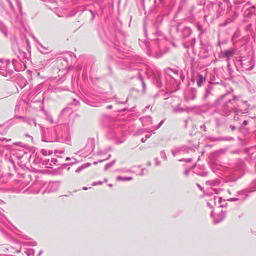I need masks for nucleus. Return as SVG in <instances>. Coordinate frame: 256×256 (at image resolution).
<instances>
[{
  "label": "nucleus",
  "instance_id": "nucleus-11",
  "mask_svg": "<svg viewBox=\"0 0 256 256\" xmlns=\"http://www.w3.org/2000/svg\"><path fill=\"white\" fill-rule=\"evenodd\" d=\"M18 118L22 120V122L27 123L30 126L34 125L35 126H36V122L35 119L30 118H24L22 116H18Z\"/></svg>",
  "mask_w": 256,
  "mask_h": 256
},
{
  "label": "nucleus",
  "instance_id": "nucleus-16",
  "mask_svg": "<svg viewBox=\"0 0 256 256\" xmlns=\"http://www.w3.org/2000/svg\"><path fill=\"white\" fill-rule=\"evenodd\" d=\"M232 14L230 16V18H228L224 22L221 24L222 26H226L228 24L234 21V19L236 17L237 14L236 12H232Z\"/></svg>",
  "mask_w": 256,
  "mask_h": 256
},
{
  "label": "nucleus",
  "instance_id": "nucleus-10",
  "mask_svg": "<svg viewBox=\"0 0 256 256\" xmlns=\"http://www.w3.org/2000/svg\"><path fill=\"white\" fill-rule=\"evenodd\" d=\"M59 188V184L57 182H53L48 184L46 190L48 192H54L56 191Z\"/></svg>",
  "mask_w": 256,
  "mask_h": 256
},
{
  "label": "nucleus",
  "instance_id": "nucleus-50",
  "mask_svg": "<svg viewBox=\"0 0 256 256\" xmlns=\"http://www.w3.org/2000/svg\"><path fill=\"white\" fill-rule=\"evenodd\" d=\"M27 243L30 244L31 246H36V242H28Z\"/></svg>",
  "mask_w": 256,
  "mask_h": 256
},
{
  "label": "nucleus",
  "instance_id": "nucleus-36",
  "mask_svg": "<svg viewBox=\"0 0 256 256\" xmlns=\"http://www.w3.org/2000/svg\"><path fill=\"white\" fill-rule=\"evenodd\" d=\"M47 118V120H49V121H50V122L51 124H54V122L53 121L52 118V117L50 116H47V118Z\"/></svg>",
  "mask_w": 256,
  "mask_h": 256
},
{
  "label": "nucleus",
  "instance_id": "nucleus-60",
  "mask_svg": "<svg viewBox=\"0 0 256 256\" xmlns=\"http://www.w3.org/2000/svg\"><path fill=\"white\" fill-rule=\"evenodd\" d=\"M232 8V6H228V5L227 12H228Z\"/></svg>",
  "mask_w": 256,
  "mask_h": 256
},
{
  "label": "nucleus",
  "instance_id": "nucleus-47",
  "mask_svg": "<svg viewBox=\"0 0 256 256\" xmlns=\"http://www.w3.org/2000/svg\"><path fill=\"white\" fill-rule=\"evenodd\" d=\"M6 0L8 2V3L10 6L11 8L13 9V7L14 6H12V2L10 1V0Z\"/></svg>",
  "mask_w": 256,
  "mask_h": 256
},
{
  "label": "nucleus",
  "instance_id": "nucleus-14",
  "mask_svg": "<svg viewBox=\"0 0 256 256\" xmlns=\"http://www.w3.org/2000/svg\"><path fill=\"white\" fill-rule=\"evenodd\" d=\"M44 162H46L45 164L48 168H50L52 166L56 164L58 160L56 158H52L50 159H46Z\"/></svg>",
  "mask_w": 256,
  "mask_h": 256
},
{
  "label": "nucleus",
  "instance_id": "nucleus-27",
  "mask_svg": "<svg viewBox=\"0 0 256 256\" xmlns=\"http://www.w3.org/2000/svg\"><path fill=\"white\" fill-rule=\"evenodd\" d=\"M24 252L28 256H33L34 255V250L32 249H26V250H24Z\"/></svg>",
  "mask_w": 256,
  "mask_h": 256
},
{
  "label": "nucleus",
  "instance_id": "nucleus-49",
  "mask_svg": "<svg viewBox=\"0 0 256 256\" xmlns=\"http://www.w3.org/2000/svg\"><path fill=\"white\" fill-rule=\"evenodd\" d=\"M146 170L145 169H142L141 170V172L140 173V176H143L145 174L144 173V171Z\"/></svg>",
  "mask_w": 256,
  "mask_h": 256
},
{
  "label": "nucleus",
  "instance_id": "nucleus-51",
  "mask_svg": "<svg viewBox=\"0 0 256 256\" xmlns=\"http://www.w3.org/2000/svg\"><path fill=\"white\" fill-rule=\"evenodd\" d=\"M162 56V54H155V57L156 58H158L160 57L161 56Z\"/></svg>",
  "mask_w": 256,
  "mask_h": 256
},
{
  "label": "nucleus",
  "instance_id": "nucleus-52",
  "mask_svg": "<svg viewBox=\"0 0 256 256\" xmlns=\"http://www.w3.org/2000/svg\"><path fill=\"white\" fill-rule=\"evenodd\" d=\"M189 170H186L184 172V175L186 176H188L189 174Z\"/></svg>",
  "mask_w": 256,
  "mask_h": 256
},
{
  "label": "nucleus",
  "instance_id": "nucleus-20",
  "mask_svg": "<svg viewBox=\"0 0 256 256\" xmlns=\"http://www.w3.org/2000/svg\"><path fill=\"white\" fill-rule=\"evenodd\" d=\"M222 4H223L222 2H218V6H219L220 8V9L218 10H217L216 18L220 17L222 15V12L223 10H224L225 6H226L225 5L223 6Z\"/></svg>",
  "mask_w": 256,
  "mask_h": 256
},
{
  "label": "nucleus",
  "instance_id": "nucleus-6",
  "mask_svg": "<svg viewBox=\"0 0 256 256\" xmlns=\"http://www.w3.org/2000/svg\"><path fill=\"white\" fill-rule=\"evenodd\" d=\"M236 196H238L237 198H230L228 200L232 202L238 201L242 203L246 200L248 194L246 190H242L236 192Z\"/></svg>",
  "mask_w": 256,
  "mask_h": 256
},
{
  "label": "nucleus",
  "instance_id": "nucleus-24",
  "mask_svg": "<svg viewBox=\"0 0 256 256\" xmlns=\"http://www.w3.org/2000/svg\"><path fill=\"white\" fill-rule=\"evenodd\" d=\"M240 36V31L238 30H237L234 33V34L232 37V41L233 43H235L236 42H234V40L237 39L238 38H239Z\"/></svg>",
  "mask_w": 256,
  "mask_h": 256
},
{
  "label": "nucleus",
  "instance_id": "nucleus-34",
  "mask_svg": "<svg viewBox=\"0 0 256 256\" xmlns=\"http://www.w3.org/2000/svg\"><path fill=\"white\" fill-rule=\"evenodd\" d=\"M174 112H182V110L178 107L177 108H173Z\"/></svg>",
  "mask_w": 256,
  "mask_h": 256
},
{
  "label": "nucleus",
  "instance_id": "nucleus-9",
  "mask_svg": "<svg viewBox=\"0 0 256 256\" xmlns=\"http://www.w3.org/2000/svg\"><path fill=\"white\" fill-rule=\"evenodd\" d=\"M72 113V110L70 108H64L62 112L60 114L59 116L60 118H64L66 120L62 122L66 123L67 121L68 118L70 116V115Z\"/></svg>",
  "mask_w": 256,
  "mask_h": 256
},
{
  "label": "nucleus",
  "instance_id": "nucleus-3",
  "mask_svg": "<svg viewBox=\"0 0 256 256\" xmlns=\"http://www.w3.org/2000/svg\"><path fill=\"white\" fill-rule=\"evenodd\" d=\"M236 63L240 64L244 70H252L254 66V61L253 58H244L236 60Z\"/></svg>",
  "mask_w": 256,
  "mask_h": 256
},
{
  "label": "nucleus",
  "instance_id": "nucleus-61",
  "mask_svg": "<svg viewBox=\"0 0 256 256\" xmlns=\"http://www.w3.org/2000/svg\"><path fill=\"white\" fill-rule=\"evenodd\" d=\"M248 124V122L246 120H244L242 123L243 126H246Z\"/></svg>",
  "mask_w": 256,
  "mask_h": 256
},
{
  "label": "nucleus",
  "instance_id": "nucleus-17",
  "mask_svg": "<svg viewBox=\"0 0 256 256\" xmlns=\"http://www.w3.org/2000/svg\"><path fill=\"white\" fill-rule=\"evenodd\" d=\"M134 72L136 73V76H137L138 77V79L141 81L143 89L145 90L146 89V84L144 82V78L142 76V75L140 74L139 69H138V68L134 70Z\"/></svg>",
  "mask_w": 256,
  "mask_h": 256
},
{
  "label": "nucleus",
  "instance_id": "nucleus-33",
  "mask_svg": "<svg viewBox=\"0 0 256 256\" xmlns=\"http://www.w3.org/2000/svg\"><path fill=\"white\" fill-rule=\"evenodd\" d=\"M220 140H222L231 141L234 140V138L230 136L222 137V138Z\"/></svg>",
  "mask_w": 256,
  "mask_h": 256
},
{
  "label": "nucleus",
  "instance_id": "nucleus-53",
  "mask_svg": "<svg viewBox=\"0 0 256 256\" xmlns=\"http://www.w3.org/2000/svg\"><path fill=\"white\" fill-rule=\"evenodd\" d=\"M40 192V189H38V190H33V192L34 193H35V194H38V193Z\"/></svg>",
  "mask_w": 256,
  "mask_h": 256
},
{
  "label": "nucleus",
  "instance_id": "nucleus-13",
  "mask_svg": "<svg viewBox=\"0 0 256 256\" xmlns=\"http://www.w3.org/2000/svg\"><path fill=\"white\" fill-rule=\"evenodd\" d=\"M186 150V148L184 146L176 147L172 150V153L174 156H175L176 154H180L182 152H185Z\"/></svg>",
  "mask_w": 256,
  "mask_h": 256
},
{
  "label": "nucleus",
  "instance_id": "nucleus-48",
  "mask_svg": "<svg viewBox=\"0 0 256 256\" xmlns=\"http://www.w3.org/2000/svg\"><path fill=\"white\" fill-rule=\"evenodd\" d=\"M240 178V176L238 177V178H234V179H231L229 180V182H235L237 180H238V178Z\"/></svg>",
  "mask_w": 256,
  "mask_h": 256
},
{
  "label": "nucleus",
  "instance_id": "nucleus-63",
  "mask_svg": "<svg viewBox=\"0 0 256 256\" xmlns=\"http://www.w3.org/2000/svg\"><path fill=\"white\" fill-rule=\"evenodd\" d=\"M146 139L145 138H142V139H141V142H146Z\"/></svg>",
  "mask_w": 256,
  "mask_h": 256
},
{
  "label": "nucleus",
  "instance_id": "nucleus-2",
  "mask_svg": "<svg viewBox=\"0 0 256 256\" xmlns=\"http://www.w3.org/2000/svg\"><path fill=\"white\" fill-rule=\"evenodd\" d=\"M42 140L45 142L58 141L56 128L54 127L42 130Z\"/></svg>",
  "mask_w": 256,
  "mask_h": 256
},
{
  "label": "nucleus",
  "instance_id": "nucleus-31",
  "mask_svg": "<svg viewBox=\"0 0 256 256\" xmlns=\"http://www.w3.org/2000/svg\"><path fill=\"white\" fill-rule=\"evenodd\" d=\"M220 182V180L218 179L210 182V184L214 186L218 184Z\"/></svg>",
  "mask_w": 256,
  "mask_h": 256
},
{
  "label": "nucleus",
  "instance_id": "nucleus-12",
  "mask_svg": "<svg viewBox=\"0 0 256 256\" xmlns=\"http://www.w3.org/2000/svg\"><path fill=\"white\" fill-rule=\"evenodd\" d=\"M214 88L212 85H208L207 88L206 89V92L204 94L202 99L206 100L209 96H212V90Z\"/></svg>",
  "mask_w": 256,
  "mask_h": 256
},
{
  "label": "nucleus",
  "instance_id": "nucleus-5",
  "mask_svg": "<svg viewBox=\"0 0 256 256\" xmlns=\"http://www.w3.org/2000/svg\"><path fill=\"white\" fill-rule=\"evenodd\" d=\"M235 52V50L234 48H230L229 50L222 51L219 54V58H226V61L228 63V66H230V60Z\"/></svg>",
  "mask_w": 256,
  "mask_h": 256
},
{
  "label": "nucleus",
  "instance_id": "nucleus-54",
  "mask_svg": "<svg viewBox=\"0 0 256 256\" xmlns=\"http://www.w3.org/2000/svg\"><path fill=\"white\" fill-rule=\"evenodd\" d=\"M201 128H203L204 131H206V126L204 124L200 126Z\"/></svg>",
  "mask_w": 256,
  "mask_h": 256
},
{
  "label": "nucleus",
  "instance_id": "nucleus-8",
  "mask_svg": "<svg viewBox=\"0 0 256 256\" xmlns=\"http://www.w3.org/2000/svg\"><path fill=\"white\" fill-rule=\"evenodd\" d=\"M99 98L97 97L92 98L90 99L86 98L84 102L87 104H88L92 106L97 107L100 106V102Z\"/></svg>",
  "mask_w": 256,
  "mask_h": 256
},
{
  "label": "nucleus",
  "instance_id": "nucleus-38",
  "mask_svg": "<svg viewBox=\"0 0 256 256\" xmlns=\"http://www.w3.org/2000/svg\"><path fill=\"white\" fill-rule=\"evenodd\" d=\"M155 164L156 166H159L160 164V162L158 160V158H155Z\"/></svg>",
  "mask_w": 256,
  "mask_h": 256
},
{
  "label": "nucleus",
  "instance_id": "nucleus-1",
  "mask_svg": "<svg viewBox=\"0 0 256 256\" xmlns=\"http://www.w3.org/2000/svg\"><path fill=\"white\" fill-rule=\"evenodd\" d=\"M234 92L232 88H230L226 92L220 96L216 100L214 106L216 108L214 112L224 116H228L234 112L236 114L238 112V110L235 106H230L232 104V101L238 100L240 96L233 95L232 98H229L226 100L227 96L230 94Z\"/></svg>",
  "mask_w": 256,
  "mask_h": 256
},
{
  "label": "nucleus",
  "instance_id": "nucleus-18",
  "mask_svg": "<svg viewBox=\"0 0 256 256\" xmlns=\"http://www.w3.org/2000/svg\"><path fill=\"white\" fill-rule=\"evenodd\" d=\"M192 33V30L189 27H184L182 31V36L184 38L188 37Z\"/></svg>",
  "mask_w": 256,
  "mask_h": 256
},
{
  "label": "nucleus",
  "instance_id": "nucleus-62",
  "mask_svg": "<svg viewBox=\"0 0 256 256\" xmlns=\"http://www.w3.org/2000/svg\"><path fill=\"white\" fill-rule=\"evenodd\" d=\"M151 136V134H146V136H145V138L147 140L148 138H150Z\"/></svg>",
  "mask_w": 256,
  "mask_h": 256
},
{
  "label": "nucleus",
  "instance_id": "nucleus-44",
  "mask_svg": "<svg viewBox=\"0 0 256 256\" xmlns=\"http://www.w3.org/2000/svg\"><path fill=\"white\" fill-rule=\"evenodd\" d=\"M102 182L101 181H98V182H94L92 183V186H96V185H98V184H102Z\"/></svg>",
  "mask_w": 256,
  "mask_h": 256
},
{
  "label": "nucleus",
  "instance_id": "nucleus-42",
  "mask_svg": "<svg viewBox=\"0 0 256 256\" xmlns=\"http://www.w3.org/2000/svg\"><path fill=\"white\" fill-rule=\"evenodd\" d=\"M0 140L6 141L8 142H10L11 140V139H8V138H0Z\"/></svg>",
  "mask_w": 256,
  "mask_h": 256
},
{
  "label": "nucleus",
  "instance_id": "nucleus-57",
  "mask_svg": "<svg viewBox=\"0 0 256 256\" xmlns=\"http://www.w3.org/2000/svg\"><path fill=\"white\" fill-rule=\"evenodd\" d=\"M32 37L33 38V39L39 44H40L38 40L34 36H32Z\"/></svg>",
  "mask_w": 256,
  "mask_h": 256
},
{
  "label": "nucleus",
  "instance_id": "nucleus-39",
  "mask_svg": "<svg viewBox=\"0 0 256 256\" xmlns=\"http://www.w3.org/2000/svg\"><path fill=\"white\" fill-rule=\"evenodd\" d=\"M240 152V150L238 149L236 150H234L231 151L230 153L232 154H239Z\"/></svg>",
  "mask_w": 256,
  "mask_h": 256
},
{
  "label": "nucleus",
  "instance_id": "nucleus-15",
  "mask_svg": "<svg viewBox=\"0 0 256 256\" xmlns=\"http://www.w3.org/2000/svg\"><path fill=\"white\" fill-rule=\"evenodd\" d=\"M140 120L143 125L148 126L152 124V118L150 116H146L140 118Z\"/></svg>",
  "mask_w": 256,
  "mask_h": 256
},
{
  "label": "nucleus",
  "instance_id": "nucleus-56",
  "mask_svg": "<svg viewBox=\"0 0 256 256\" xmlns=\"http://www.w3.org/2000/svg\"><path fill=\"white\" fill-rule=\"evenodd\" d=\"M196 186H198V188H200V190H203V188H202L200 186V184H196Z\"/></svg>",
  "mask_w": 256,
  "mask_h": 256
},
{
  "label": "nucleus",
  "instance_id": "nucleus-46",
  "mask_svg": "<svg viewBox=\"0 0 256 256\" xmlns=\"http://www.w3.org/2000/svg\"><path fill=\"white\" fill-rule=\"evenodd\" d=\"M41 152H42V153L44 155V156H46L47 155L48 152L46 150H42Z\"/></svg>",
  "mask_w": 256,
  "mask_h": 256
},
{
  "label": "nucleus",
  "instance_id": "nucleus-41",
  "mask_svg": "<svg viewBox=\"0 0 256 256\" xmlns=\"http://www.w3.org/2000/svg\"><path fill=\"white\" fill-rule=\"evenodd\" d=\"M86 168V166H81V167H80V168H78L76 170V172H80L83 168Z\"/></svg>",
  "mask_w": 256,
  "mask_h": 256
},
{
  "label": "nucleus",
  "instance_id": "nucleus-25",
  "mask_svg": "<svg viewBox=\"0 0 256 256\" xmlns=\"http://www.w3.org/2000/svg\"><path fill=\"white\" fill-rule=\"evenodd\" d=\"M0 30L4 34L5 36H7V30L5 26L0 21Z\"/></svg>",
  "mask_w": 256,
  "mask_h": 256
},
{
  "label": "nucleus",
  "instance_id": "nucleus-19",
  "mask_svg": "<svg viewBox=\"0 0 256 256\" xmlns=\"http://www.w3.org/2000/svg\"><path fill=\"white\" fill-rule=\"evenodd\" d=\"M205 80H206V79L203 76L202 74H199L198 75V80L196 82L197 86L198 87H200L202 86L203 82H205Z\"/></svg>",
  "mask_w": 256,
  "mask_h": 256
},
{
  "label": "nucleus",
  "instance_id": "nucleus-55",
  "mask_svg": "<svg viewBox=\"0 0 256 256\" xmlns=\"http://www.w3.org/2000/svg\"><path fill=\"white\" fill-rule=\"evenodd\" d=\"M104 160H104H104H99L98 162H94V164H97L98 162H104Z\"/></svg>",
  "mask_w": 256,
  "mask_h": 256
},
{
  "label": "nucleus",
  "instance_id": "nucleus-30",
  "mask_svg": "<svg viewBox=\"0 0 256 256\" xmlns=\"http://www.w3.org/2000/svg\"><path fill=\"white\" fill-rule=\"evenodd\" d=\"M132 179V177H121L118 176L117 178L118 180H130Z\"/></svg>",
  "mask_w": 256,
  "mask_h": 256
},
{
  "label": "nucleus",
  "instance_id": "nucleus-64",
  "mask_svg": "<svg viewBox=\"0 0 256 256\" xmlns=\"http://www.w3.org/2000/svg\"><path fill=\"white\" fill-rule=\"evenodd\" d=\"M234 120H238V116H234Z\"/></svg>",
  "mask_w": 256,
  "mask_h": 256
},
{
  "label": "nucleus",
  "instance_id": "nucleus-29",
  "mask_svg": "<svg viewBox=\"0 0 256 256\" xmlns=\"http://www.w3.org/2000/svg\"><path fill=\"white\" fill-rule=\"evenodd\" d=\"M116 162V160H112L110 163L106 164L104 168V170H106L112 166Z\"/></svg>",
  "mask_w": 256,
  "mask_h": 256
},
{
  "label": "nucleus",
  "instance_id": "nucleus-23",
  "mask_svg": "<svg viewBox=\"0 0 256 256\" xmlns=\"http://www.w3.org/2000/svg\"><path fill=\"white\" fill-rule=\"evenodd\" d=\"M216 196H214L212 198V200H210L211 201L210 202H207V205L210 208H214V206L216 205Z\"/></svg>",
  "mask_w": 256,
  "mask_h": 256
},
{
  "label": "nucleus",
  "instance_id": "nucleus-43",
  "mask_svg": "<svg viewBox=\"0 0 256 256\" xmlns=\"http://www.w3.org/2000/svg\"><path fill=\"white\" fill-rule=\"evenodd\" d=\"M90 12L92 15V20H93L94 18L95 14L92 10H90Z\"/></svg>",
  "mask_w": 256,
  "mask_h": 256
},
{
  "label": "nucleus",
  "instance_id": "nucleus-40",
  "mask_svg": "<svg viewBox=\"0 0 256 256\" xmlns=\"http://www.w3.org/2000/svg\"><path fill=\"white\" fill-rule=\"evenodd\" d=\"M206 0H198V4L200 5H203L205 4Z\"/></svg>",
  "mask_w": 256,
  "mask_h": 256
},
{
  "label": "nucleus",
  "instance_id": "nucleus-37",
  "mask_svg": "<svg viewBox=\"0 0 256 256\" xmlns=\"http://www.w3.org/2000/svg\"><path fill=\"white\" fill-rule=\"evenodd\" d=\"M12 62L13 66L14 67V68H15V70H16V63L18 62L17 60H15V59H13V60H12Z\"/></svg>",
  "mask_w": 256,
  "mask_h": 256
},
{
  "label": "nucleus",
  "instance_id": "nucleus-26",
  "mask_svg": "<svg viewBox=\"0 0 256 256\" xmlns=\"http://www.w3.org/2000/svg\"><path fill=\"white\" fill-rule=\"evenodd\" d=\"M38 49L42 54H46L48 52V49L42 46L41 44H39Z\"/></svg>",
  "mask_w": 256,
  "mask_h": 256
},
{
  "label": "nucleus",
  "instance_id": "nucleus-58",
  "mask_svg": "<svg viewBox=\"0 0 256 256\" xmlns=\"http://www.w3.org/2000/svg\"><path fill=\"white\" fill-rule=\"evenodd\" d=\"M16 2H17V4H18L19 8L21 9V5H20V2L18 1L17 0H16Z\"/></svg>",
  "mask_w": 256,
  "mask_h": 256
},
{
  "label": "nucleus",
  "instance_id": "nucleus-7",
  "mask_svg": "<svg viewBox=\"0 0 256 256\" xmlns=\"http://www.w3.org/2000/svg\"><path fill=\"white\" fill-rule=\"evenodd\" d=\"M196 88H191L185 92V99L186 100H194L196 96Z\"/></svg>",
  "mask_w": 256,
  "mask_h": 256
},
{
  "label": "nucleus",
  "instance_id": "nucleus-32",
  "mask_svg": "<svg viewBox=\"0 0 256 256\" xmlns=\"http://www.w3.org/2000/svg\"><path fill=\"white\" fill-rule=\"evenodd\" d=\"M160 156L162 158H163L165 160H167V156H166V152L164 150H161L160 152Z\"/></svg>",
  "mask_w": 256,
  "mask_h": 256
},
{
  "label": "nucleus",
  "instance_id": "nucleus-59",
  "mask_svg": "<svg viewBox=\"0 0 256 256\" xmlns=\"http://www.w3.org/2000/svg\"><path fill=\"white\" fill-rule=\"evenodd\" d=\"M192 158H189L186 160V162H192Z\"/></svg>",
  "mask_w": 256,
  "mask_h": 256
},
{
  "label": "nucleus",
  "instance_id": "nucleus-4",
  "mask_svg": "<svg viewBox=\"0 0 256 256\" xmlns=\"http://www.w3.org/2000/svg\"><path fill=\"white\" fill-rule=\"evenodd\" d=\"M0 62L2 63L3 64L2 66H0V74L5 77L10 76L13 73V70L7 68V66L10 63V60H4L0 58Z\"/></svg>",
  "mask_w": 256,
  "mask_h": 256
},
{
  "label": "nucleus",
  "instance_id": "nucleus-45",
  "mask_svg": "<svg viewBox=\"0 0 256 256\" xmlns=\"http://www.w3.org/2000/svg\"><path fill=\"white\" fill-rule=\"evenodd\" d=\"M164 122V120H162V121L159 123V124H158V126H156V129H158V128H160L161 126L163 124Z\"/></svg>",
  "mask_w": 256,
  "mask_h": 256
},
{
  "label": "nucleus",
  "instance_id": "nucleus-22",
  "mask_svg": "<svg viewBox=\"0 0 256 256\" xmlns=\"http://www.w3.org/2000/svg\"><path fill=\"white\" fill-rule=\"evenodd\" d=\"M227 151L226 148H220L214 152V154L216 156H219L222 154H224Z\"/></svg>",
  "mask_w": 256,
  "mask_h": 256
},
{
  "label": "nucleus",
  "instance_id": "nucleus-21",
  "mask_svg": "<svg viewBox=\"0 0 256 256\" xmlns=\"http://www.w3.org/2000/svg\"><path fill=\"white\" fill-rule=\"evenodd\" d=\"M166 73L172 79H176L175 76H177L176 72L174 71L170 68L166 70Z\"/></svg>",
  "mask_w": 256,
  "mask_h": 256
},
{
  "label": "nucleus",
  "instance_id": "nucleus-28",
  "mask_svg": "<svg viewBox=\"0 0 256 256\" xmlns=\"http://www.w3.org/2000/svg\"><path fill=\"white\" fill-rule=\"evenodd\" d=\"M196 26L198 30L200 32V34H202L205 32L202 25L199 24H197Z\"/></svg>",
  "mask_w": 256,
  "mask_h": 256
},
{
  "label": "nucleus",
  "instance_id": "nucleus-35",
  "mask_svg": "<svg viewBox=\"0 0 256 256\" xmlns=\"http://www.w3.org/2000/svg\"><path fill=\"white\" fill-rule=\"evenodd\" d=\"M222 138V137H218V138H211V141L215 142V141H222V140H219L220 138Z\"/></svg>",
  "mask_w": 256,
  "mask_h": 256
}]
</instances>
